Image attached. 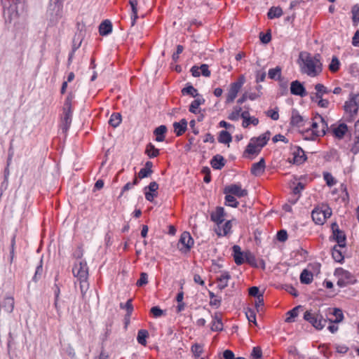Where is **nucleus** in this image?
<instances>
[{
	"instance_id": "obj_1",
	"label": "nucleus",
	"mask_w": 359,
	"mask_h": 359,
	"mask_svg": "<svg viewBox=\"0 0 359 359\" xmlns=\"http://www.w3.org/2000/svg\"><path fill=\"white\" fill-rule=\"evenodd\" d=\"M319 57L318 54L312 57L308 53H301L299 60L302 62V65H301L302 72L311 77L318 76L322 72V64Z\"/></svg>"
},
{
	"instance_id": "obj_2",
	"label": "nucleus",
	"mask_w": 359,
	"mask_h": 359,
	"mask_svg": "<svg viewBox=\"0 0 359 359\" xmlns=\"http://www.w3.org/2000/svg\"><path fill=\"white\" fill-rule=\"evenodd\" d=\"M304 319L318 330H323L327 321L319 311L316 312L313 310L306 311L304 313Z\"/></svg>"
},
{
	"instance_id": "obj_3",
	"label": "nucleus",
	"mask_w": 359,
	"mask_h": 359,
	"mask_svg": "<svg viewBox=\"0 0 359 359\" xmlns=\"http://www.w3.org/2000/svg\"><path fill=\"white\" fill-rule=\"evenodd\" d=\"M327 128V123L325 118L322 116L317 114L311 123V128L306 130V133H308L311 130L313 136H323L325 135Z\"/></svg>"
},
{
	"instance_id": "obj_4",
	"label": "nucleus",
	"mask_w": 359,
	"mask_h": 359,
	"mask_svg": "<svg viewBox=\"0 0 359 359\" xmlns=\"http://www.w3.org/2000/svg\"><path fill=\"white\" fill-rule=\"evenodd\" d=\"M62 0H50L48 13L50 20L52 22H57L62 17Z\"/></svg>"
},
{
	"instance_id": "obj_5",
	"label": "nucleus",
	"mask_w": 359,
	"mask_h": 359,
	"mask_svg": "<svg viewBox=\"0 0 359 359\" xmlns=\"http://www.w3.org/2000/svg\"><path fill=\"white\" fill-rule=\"evenodd\" d=\"M245 82V78L243 75L238 77L236 82L232 83L230 85V88L226 96V102H232L237 96L238 93L241 89L243 85Z\"/></svg>"
},
{
	"instance_id": "obj_6",
	"label": "nucleus",
	"mask_w": 359,
	"mask_h": 359,
	"mask_svg": "<svg viewBox=\"0 0 359 359\" xmlns=\"http://www.w3.org/2000/svg\"><path fill=\"white\" fill-rule=\"evenodd\" d=\"M72 272L77 280H88V267L86 261H79L73 266Z\"/></svg>"
},
{
	"instance_id": "obj_7",
	"label": "nucleus",
	"mask_w": 359,
	"mask_h": 359,
	"mask_svg": "<svg viewBox=\"0 0 359 359\" xmlns=\"http://www.w3.org/2000/svg\"><path fill=\"white\" fill-rule=\"evenodd\" d=\"M194 243V239L190 233L187 231H184L180 236L177 248L182 252L187 253L190 251Z\"/></svg>"
},
{
	"instance_id": "obj_8",
	"label": "nucleus",
	"mask_w": 359,
	"mask_h": 359,
	"mask_svg": "<svg viewBox=\"0 0 359 359\" xmlns=\"http://www.w3.org/2000/svg\"><path fill=\"white\" fill-rule=\"evenodd\" d=\"M331 229L332 231L333 239L338 243L337 245L339 248L346 247V236L345 233L339 229L338 224L336 222H333L331 224Z\"/></svg>"
},
{
	"instance_id": "obj_9",
	"label": "nucleus",
	"mask_w": 359,
	"mask_h": 359,
	"mask_svg": "<svg viewBox=\"0 0 359 359\" xmlns=\"http://www.w3.org/2000/svg\"><path fill=\"white\" fill-rule=\"evenodd\" d=\"M344 107L351 116L356 115L359 107V95H353L350 100L345 102Z\"/></svg>"
},
{
	"instance_id": "obj_10",
	"label": "nucleus",
	"mask_w": 359,
	"mask_h": 359,
	"mask_svg": "<svg viewBox=\"0 0 359 359\" xmlns=\"http://www.w3.org/2000/svg\"><path fill=\"white\" fill-rule=\"evenodd\" d=\"M224 193L231 194L238 198L244 197L248 195V191L246 189H241L240 185L236 184L226 187L224 189Z\"/></svg>"
},
{
	"instance_id": "obj_11",
	"label": "nucleus",
	"mask_w": 359,
	"mask_h": 359,
	"mask_svg": "<svg viewBox=\"0 0 359 359\" xmlns=\"http://www.w3.org/2000/svg\"><path fill=\"white\" fill-rule=\"evenodd\" d=\"M290 93L292 95H298L304 97L307 95V92L304 85L299 81L296 80L290 84Z\"/></svg>"
},
{
	"instance_id": "obj_12",
	"label": "nucleus",
	"mask_w": 359,
	"mask_h": 359,
	"mask_svg": "<svg viewBox=\"0 0 359 359\" xmlns=\"http://www.w3.org/2000/svg\"><path fill=\"white\" fill-rule=\"evenodd\" d=\"M208 65L203 64L200 67L193 66L191 69V72L193 76L198 77L201 75L205 77H209L211 74L210 71L208 69Z\"/></svg>"
},
{
	"instance_id": "obj_13",
	"label": "nucleus",
	"mask_w": 359,
	"mask_h": 359,
	"mask_svg": "<svg viewBox=\"0 0 359 359\" xmlns=\"http://www.w3.org/2000/svg\"><path fill=\"white\" fill-rule=\"evenodd\" d=\"M334 274L335 276L340 277L343 280H345L346 283H349L350 284H353L355 283L354 276L349 271L344 270L342 268H337Z\"/></svg>"
},
{
	"instance_id": "obj_14",
	"label": "nucleus",
	"mask_w": 359,
	"mask_h": 359,
	"mask_svg": "<svg viewBox=\"0 0 359 359\" xmlns=\"http://www.w3.org/2000/svg\"><path fill=\"white\" fill-rule=\"evenodd\" d=\"M224 209L222 207H217L215 211L210 214V219L219 226L224 221Z\"/></svg>"
},
{
	"instance_id": "obj_15",
	"label": "nucleus",
	"mask_w": 359,
	"mask_h": 359,
	"mask_svg": "<svg viewBox=\"0 0 359 359\" xmlns=\"http://www.w3.org/2000/svg\"><path fill=\"white\" fill-rule=\"evenodd\" d=\"M305 122L306 120L302 116L299 114V111L297 109H293L292 111V116L290 120L291 125L293 126L300 128L304 126Z\"/></svg>"
},
{
	"instance_id": "obj_16",
	"label": "nucleus",
	"mask_w": 359,
	"mask_h": 359,
	"mask_svg": "<svg viewBox=\"0 0 359 359\" xmlns=\"http://www.w3.org/2000/svg\"><path fill=\"white\" fill-rule=\"evenodd\" d=\"M72 111L63 110L61 129L63 133H67L72 123Z\"/></svg>"
},
{
	"instance_id": "obj_17",
	"label": "nucleus",
	"mask_w": 359,
	"mask_h": 359,
	"mask_svg": "<svg viewBox=\"0 0 359 359\" xmlns=\"http://www.w3.org/2000/svg\"><path fill=\"white\" fill-rule=\"evenodd\" d=\"M315 90L316 92L315 93L311 94V100L314 102L316 98H321L323 97L325 94H327L330 93V90H329L327 87H325L323 84L317 83L315 86Z\"/></svg>"
},
{
	"instance_id": "obj_18",
	"label": "nucleus",
	"mask_w": 359,
	"mask_h": 359,
	"mask_svg": "<svg viewBox=\"0 0 359 359\" xmlns=\"http://www.w3.org/2000/svg\"><path fill=\"white\" fill-rule=\"evenodd\" d=\"M233 257L234 262L237 265H241L244 263L245 253L241 251V248L239 245H234L232 247Z\"/></svg>"
},
{
	"instance_id": "obj_19",
	"label": "nucleus",
	"mask_w": 359,
	"mask_h": 359,
	"mask_svg": "<svg viewBox=\"0 0 359 359\" xmlns=\"http://www.w3.org/2000/svg\"><path fill=\"white\" fill-rule=\"evenodd\" d=\"M174 131L177 136H180L187 129V121L185 118H182L180 122H174L173 123Z\"/></svg>"
},
{
	"instance_id": "obj_20",
	"label": "nucleus",
	"mask_w": 359,
	"mask_h": 359,
	"mask_svg": "<svg viewBox=\"0 0 359 359\" xmlns=\"http://www.w3.org/2000/svg\"><path fill=\"white\" fill-rule=\"evenodd\" d=\"M265 170V161L262 158L257 163H253L251 168V173L255 176H259Z\"/></svg>"
},
{
	"instance_id": "obj_21",
	"label": "nucleus",
	"mask_w": 359,
	"mask_h": 359,
	"mask_svg": "<svg viewBox=\"0 0 359 359\" xmlns=\"http://www.w3.org/2000/svg\"><path fill=\"white\" fill-rule=\"evenodd\" d=\"M293 154V162L295 164H302L307 159L304 151L299 147L296 148V150L294 151Z\"/></svg>"
},
{
	"instance_id": "obj_22",
	"label": "nucleus",
	"mask_w": 359,
	"mask_h": 359,
	"mask_svg": "<svg viewBox=\"0 0 359 359\" xmlns=\"http://www.w3.org/2000/svg\"><path fill=\"white\" fill-rule=\"evenodd\" d=\"M270 134L269 131H266L257 137L251 138V141L256 143L259 148H262L267 144V142L270 138Z\"/></svg>"
},
{
	"instance_id": "obj_23",
	"label": "nucleus",
	"mask_w": 359,
	"mask_h": 359,
	"mask_svg": "<svg viewBox=\"0 0 359 359\" xmlns=\"http://www.w3.org/2000/svg\"><path fill=\"white\" fill-rule=\"evenodd\" d=\"M14 308V299L12 297H6L0 303V309H4L6 313H11Z\"/></svg>"
},
{
	"instance_id": "obj_24",
	"label": "nucleus",
	"mask_w": 359,
	"mask_h": 359,
	"mask_svg": "<svg viewBox=\"0 0 359 359\" xmlns=\"http://www.w3.org/2000/svg\"><path fill=\"white\" fill-rule=\"evenodd\" d=\"M329 314L335 316V319H327L330 323H341L344 319V314L342 310L339 308H334L333 309H329Z\"/></svg>"
},
{
	"instance_id": "obj_25",
	"label": "nucleus",
	"mask_w": 359,
	"mask_h": 359,
	"mask_svg": "<svg viewBox=\"0 0 359 359\" xmlns=\"http://www.w3.org/2000/svg\"><path fill=\"white\" fill-rule=\"evenodd\" d=\"M210 164L214 169L221 170L225 165V159L219 154H217L212 157Z\"/></svg>"
},
{
	"instance_id": "obj_26",
	"label": "nucleus",
	"mask_w": 359,
	"mask_h": 359,
	"mask_svg": "<svg viewBox=\"0 0 359 359\" xmlns=\"http://www.w3.org/2000/svg\"><path fill=\"white\" fill-rule=\"evenodd\" d=\"M112 32V24L110 20H104L99 26V32L101 36H106Z\"/></svg>"
},
{
	"instance_id": "obj_27",
	"label": "nucleus",
	"mask_w": 359,
	"mask_h": 359,
	"mask_svg": "<svg viewBox=\"0 0 359 359\" xmlns=\"http://www.w3.org/2000/svg\"><path fill=\"white\" fill-rule=\"evenodd\" d=\"M313 221L316 224H323L325 222V216H323V210L315 208L311 212Z\"/></svg>"
},
{
	"instance_id": "obj_28",
	"label": "nucleus",
	"mask_w": 359,
	"mask_h": 359,
	"mask_svg": "<svg viewBox=\"0 0 359 359\" xmlns=\"http://www.w3.org/2000/svg\"><path fill=\"white\" fill-rule=\"evenodd\" d=\"M152 167L153 163L151 161H147L144 167L142 169H140V172H138V177L140 179H143L145 177H149L152 172Z\"/></svg>"
},
{
	"instance_id": "obj_29",
	"label": "nucleus",
	"mask_w": 359,
	"mask_h": 359,
	"mask_svg": "<svg viewBox=\"0 0 359 359\" xmlns=\"http://www.w3.org/2000/svg\"><path fill=\"white\" fill-rule=\"evenodd\" d=\"M348 131V127L346 123H340L338 126L332 129L333 134L338 139H342L346 132Z\"/></svg>"
},
{
	"instance_id": "obj_30",
	"label": "nucleus",
	"mask_w": 359,
	"mask_h": 359,
	"mask_svg": "<svg viewBox=\"0 0 359 359\" xmlns=\"http://www.w3.org/2000/svg\"><path fill=\"white\" fill-rule=\"evenodd\" d=\"M166 132H167V127L165 125H161V126L157 127L154 130V134L156 136V141H157V142L164 141Z\"/></svg>"
},
{
	"instance_id": "obj_31",
	"label": "nucleus",
	"mask_w": 359,
	"mask_h": 359,
	"mask_svg": "<svg viewBox=\"0 0 359 359\" xmlns=\"http://www.w3.org/2000/svg\"><path fill=\"white\" fill-rule=\"evenodd\" d=\"M231 276L229 272H224L219 278H217V280L219 281L218 287L219 290H223L228 285V280L230 279Z\"/></svg>"
},
{
	"instance_id": "obj_32",
	"label": "nucleus",
	"mask_w": 359,
	"mask_h": 359,
	"mask_svg": "<svg viewBox=\"0 0 359 359\" xmlns=\"http://www.w3.org/2000/svg\"><path fill=\"white\" fill-rule=\"evenodd\" d=\"M340 248L339 245H334L332 250V256L337 262L341 263L344 259V256Z\"/></svg>"
},
{
	"instance_id": "obj_33",
	"label": "nucleus",
	"mask_w": 359,
	"mask_h": 359,
	"mask_svg": "<svg viewBox=\"0 0 359 359\" xmlns=\"http://www.w3.org/2000/svg\"><path fill=\"white\" fill-rule=\"evenodd\" d=\"M129 4L131 7L132 10V15H131V25L134 26L136 22V20L138 18L137 15V0H132L129 1Z\"/></svg>"
},
{
	"instance_id": "obj_34",
	"label": "nucleus",
	"mask_w": 359,
	"mask_h": 359,
	"mask_svg": "<svg viewBox=\"0 0 359 359\" xmlns=\"http://www.w3.org/2000/svg\"><path fill=\"white\" fill-rule=\"evenodd\" d=\"M313 273L307 269H304L300 274V281L304 284H309L313 280Z\"/></svg>"
},
{
	"instance_id": "obj_35",
	"label": "nucleus",
	"mask_w": 359,
	"mask_h": 359,
	"mask_svg": "<svg viewBox=\"0 0 359 359\" xmlns=\"http://www.w3.org/2000/svg\"><path fill=\"white\" fill-rule=\"evenodd\" d=\"M145 154L149 158H155L159 155V149H156L153 144L149 143L146 147Z\"/></svg>"
},
{
	"instance_id": "obj_36",
	"label": "nucleus",
	"mask_w": 359,
	"mask_h": 359,
	"mask_svg": "<svg viewBox=\"0 0 359 359\" xmlns=\"http://www.w3.org/2000/svg\"><path fill=\"white\" fill-rule=\"evenodd\" d=\"M261 149L262 148H259L256 143L250 140L245 150V153L252 155L258 154L260 152Z\"/></svg>"
},
{
	"instance_id": "obj_37",
	"label": "nucleus",
	"mask_w": 359,
	"mask_h": 359,
	"mask_svg": "<svg viewBox=\"0 0 359 359\" xmlns=\"http://www.w3.org/2000/svg\"><path fill=\"white\" fill-rule=\"evenodd\" d=\"M302 309V306H297L293 308L292 310L287 312V317L285 319V322L292 323L294 321V318L299 314V310Z\"/></svg>"
},
{
	"instance_id": "obj_38",
	"label": "nucleus",
	"mask_w": 359,
	"mask_h": 359,
	"mask_svg": "<svg viewBox=\"0 0 359 359\" xmlns=\"http://www.w3.org/2000/svg\"><path fill=\"white\" fill-rule=\"evenodd\" d=\"M121 115L120 113H113L109 120V124L114 128L118 127L121 123Z\"/></svg>"
},
{
	"instance_id": "obj_39",
	"label": "nucleus",
	"mask_w": 359,
	"mask_h": 359,
	"mask_svg": "<svg viewBox=\"0 0 359 359\" xmlns=\"http://www.w3.org/2000/svg\"><path fill=\"white\" fill-rule=\"evenodd\" d=\"M232 140V137L231 134L227 132L226 130H222L219 133V137H218V141L220 143L223 144H229Z\"/></svg>"
},
{
	"instance_id": "obj_40",
	"label": "nucleus",
	"mask_w": 359,
	"mask_h": 359,
	"mask_svg": "<svg viewBox=\"0 0 359 359\" xmlns=\"http://www.w3.org/2000/svg\"><path fill=\"white\" fill-rule=\"evenodd\" d=\"M149 337V332L147 330H140L137 333V342L143 346L147 344L146 339Z\"/></svg>"
},
{
	"instance_id": "obj_41",
	"label": "nucleus",
	"mask_w": 359,
	"mask_h": 359,
	"mask_svg": "<svg viewBox=\"0 0 359 359\" xmlns=\"http://www.w3.org/2000/svg\"><path fill=\"white\" fill-rule=\"evenodd\" d=\"M282 14L283 11L280 7H271L268 12L267 15L269 19H273L275 18L280 17Z\"/></svg>"
},
{
	"instance_id": "obj_42",
	"label": "nucleus",
	"mask_w": 359,
	"mask_h": 359,
	"mask_svg": "<svg viewBox=\"0 0 359 359\" xmlns=\"http://www.w3.org/2000/svg\"><path fill=\"white\" fill-rule=\"evenodd\" d=\"M268 74L271 79L279 80L281 77V68L278 66L275 68L270 69Z\"/></svg>"
},
{
	"instance_id": "obj_43",
	"label": "nucleus",
	"mask_w": 359,
	"mask_h": 359,
	"mask_svg": "<svg viewBox=\"0 0 359 359\" xmlns=\"http://www.w3.org/2000/svg\"><path fill=\"white\" fill-rule=\"evenodd\" d=\"M205 102V100L203 98H198L192 101L189 106V111L194 114H196V109L198 107Z\"/></svg>"
},
{
	"instance_id": "obj_44",
	"label": "nucleus",
	"mask_w": 359,
	"mask_h": 359,
	"mask_svg": "<svg viewBox=\"0 0 359 359\" xmlns=\"http://www.w3.org/2000/svg\"><path fill=\"white\" fill-rule=\"evenodd\" d=\"M225 196V205L233 208H236L238 205V202L236 198L231 194H226Z\"/></svg>"
},
{
	"instance_id": "obj_45",
	"label": "nucleus",
	"mask_w": 359,
	"mask_h": 359,
	"mask_svg": "<svg viewBox=\"0 0 359 359\" xmlns=\"http://www.w3.org/2000/svg\"><path fill=\"white\" fill-rule=\"evenodd\" d=\"M43 273V260L40 259L39 265L36 266L35 273L32 278L33 281L37 282L42 276Z\"/></svg>"
},
{
	"instance_id": "obj_46",
	"label": "nucleus",
	"mask_w": 359,
	"mask_h": 359,
	"mask_svg": "<svg viewBox=\"0 0 359 359\" xmlns=\"http://www.w3.org/2000/svg\"><path fill=\"white\" fill-rule=\"evenodd\" d=\"M183 95H189L193 97H196L198 95V90L194 88L191 85H189L182 90Z\"/></svg>"
},
{
	"instance_id": "obj_47",
	"label": "nucleus",
	"mask_w": 359,
	"mask_h": 359,
	"mask_svg": "<svg viewBox=\"0 0 359 359\" xmlns=\"http://www.w3.org/2000/svg\"><path fill=\"white\" fill-rule=\"evenodd\" d=\"M245 260V262L249 264L250 265L252 266H257V260H256V258L255 257V255L250 252H245V259H244V261Z\"/></svg>"
},
{
	"instance_id": "obj_48",
	"label": "nucleus",
	"mask_w": 359,
	"mask_h": 359,
	"mask_svg": "<svg viewBox=\"0 0 359 359\" xmlns=\"http://www.w3.org/2000/svg\"><path fill=\"white\" fill-rule=\"evenodd\" d=\"M74 97V95L73 94V93L72 92L69 93L67 97H66L65 104H64L63 110L72 111V102Z\"/></svg>"
},
{
	"instance_id": "obj_49",
	"label": "nucleus",
	"mask_w": 359,
	"mask_h": 359,
	"mask_svg": "<svg viewBox=\"0 0 359 359\" xmlns=\"http://www.w3.org/2000/svg\"><path fill=\"white\" fill-rule=\"evenodd\" d=\"M339 65H340V62H339V59L337 58V57L333 56L332 58V61L329 65V69L332 72H336L337 71L339 70Z\"/></svg>"
},
{
	"instance_id": "obj_50",
	"label": "nucleus",
	"mask_w": 359,
	"mask_h": 359,
	"mask_svg": "<svg viewBox=\"0 0 359 359\" xmlns=\"http://www.w3.org/2000/svg\"><path fill=\"white\" fill-rule=\"evenodd\" d=\"M351 13L353 22L356 25L359 22V6L358 4L352 7Z\"/></svg>"
},
{
	"instance_id": "obj_51",
	"label": "nucleus",
	"mask_w": 359,
	"mask_h": 359,
	"mask_svg": "<svg viewBox=\"0 0 359 359\" xmlns=\"http://www.w3.org/2000/svg\"><path fill=\"white\" fill-rule=\"evenodd\" d=\"M54 294H55L54 305L57 310V312L59 313L60 312V306L58 305V301H59V297H60V290L59 286L57 284H55L54 286Z\"/></svg>"
},
{
	"instance_id": "obj_52",
	"label": "nucleus",
	"mask_w": 359,
	"mask_h": 359,
	"mask_svg": "<svg viewBox=\"0 0 359 359\" xmlns=\"http://www.w3.org/2000/svg\"><path fill=\"white\" fill-rule=\"evenodd\" d=\"M241 118L243 119L242 126L243 128H248L250 125V120L251 117L250 116V113L248 111H244L241 114Z\"/></svg>"
},
{
	"instance_id": "obj_53",
	"label": "nucleus",
	"mask_w": 359,
	"mask_h": 359,
	"mask_svg": "<svg viewBox=\"0 0 359 359\" xmlns=\"http://www.w3.org/2000/svg\"><path fill=\"white\" fill-rule=\"evenodd\" d=\"M191 351L196 358H198L202 352H203V347L201 345L195 344L191 346Z\"/></svg>"
},
{
	"instance_id": "obj_54",
	"label": "nucleus",
	"mask_w": 359,
	"mask_h": 359,
	"mask_svg": "<svg viewBox=\"0 0 359 359\" xmlns=\"http://www.w3.org/2000/svg\"><path fill=\"white\" fill-rule=\"evenodd\" d=\"M245 315L249 322H252L255 325H257L256 314L253 309L248 308L245 312Z\"/></svg>"
},
{
	"instance_id": "obj_55",
	"label": "nucleus",
	"mask_w": 359,
	"mask_h": 359,
	"mask_svg": "<svg viewBox=\"0 0 359 359\" xmlns=\"http://www.w3.org/2000/svg\"><path fill=\"white\" fill-rule=\"evenodd\" d=\"M251 359H262V351L260 347H254L251 353Z\"/></svg>"
},
{
	"instance_id": "obj_56",
	"label": "nucleus",
	"mask_w": 359,
	"mask_h": 359,
	"mask_svg": "<svg viewBox=\"0 0 359 359\" xmlns=\"http://www.w3.org/2000/svg\"><path fill=\"white\" fill-rule=\"evenodd\" d=\"M82 42V39L80 34H76L73 39V44H72V51L74 53L81 46Z\"/></svg>"
},
{
	"instance_id": "obj_57",
	"label": "nucleus",
	"mask_w": 359,
	"mask_h": 359,
	"mask_svg": "<svg viewBox=\"0 0 359 359\" xmlns=\"http://www.w3.org/2000/svg\"><path fill=\"white\" fill-rule=\"evenodd\" d=\"M231 220H229L227 222H226L224 223V224L222 226V229L221 231H222V232H217V234L219 236H226L227 235L230 231H231Z\"/></svg>"
},
{
	"instance_id": "obj_58",
	"label": "nucleus",
	"mask_w": 359,
	"mask_h": 359,
	"mask_svg": "<svg viewBox=\"0 0 359 359\" xmlns=\"http://www.w3.org/2000/svg\"><path fill=\"white\" fill-rule=\"evenodd\" d=\"M210 329L213 332H220L223 330V323L222 320L212 321Z\"/></svg>"
},
{
	"instance_id": "obj_59",
	"label": "nucleus",
	"mask_w": 359,
	"mask_h": 359,
	"mask_svg": "<svg viewBox=\"0 0 359 359\" xmlns=\"http://www.w3.org/2000/svg\"><path fill=\"white\" fill-rule=\"evenodd\" d=\"M148 283V275L147 273H144V272H142L140 273V279L137 281V283L136 285L138 286V287H142L143 285H147Z\"/></svg>"
},
{
	"instance_id": "obj_60",
	"label": "nucleus",
	"mask_w": 359,
	"mask_h": 359,
	"mask_svg": "<svg viewBox=\"0 0 359 359\" xmlns=\"http://www.w3.org/2000/svg\"><path fill=\"white\" fill-rule=\"evenodd\" d=\"M150 312L154 318H159L165 314V311L158 306H153Z\"/></svg>"
},
{
	"instance_id": "obj_61",
	"label": "nucleus",
	"mask_w": 359,
	"mask_h": 359,
	"mask_svg": "<svg viewBox=\"0 0 359 359\" xmlns=\"http://www.w3.org/2000/svg\"><path fill=\"white\" fill-rule=\"evenodd\" d=\"M323 177L329 187H332L336 184V180L330 172H324Z\"/></svg>"
},
{
	"instance_id": "obj_62",
	"label": "nucleus",
	"mask_w": 359,
	"mask_h": 359,
	"mask_svg": "<svg viewBox=\"0 0 359 359\" xmlns=\"http://www.w3.org/2000/svg\"><path fill=\"white\" fill-rule=\"evenodd\" d=\"M78 280L79 281L81 292L82 297H83L89 287V284L88 283V280Z\"/></svg>"
},
{
	"instance_id": "obj_63",
	"label": "nucleus",
	"mask_w": 359,
	"mask_h": 359,
	"mask_svg": "<svg viewBox=\"0 0 359 359\" xmlns=\"http://www.w3.org/2000/svg\"><path fill=\"white\" fill-rule=\"evenodd\" d=\"M266 115L272 120L277 121L279 118L278 108L276 107L274 109L268 110Z\"/></svg>"
},
{
	"instance_id": "obj_64",
	"label": "nucleus",
	"mask_w": 359,
	"mask_h": 359,
	"mask_svg": "<svg viewBox=\"0 0 359 359\" xmlns=\"http://www.w3.org/2000/svg\"><path fill=\"white\" fill-rule=\"evenodd\" d=\"M277 239L280 242H285L287 239V233L285 230L282 229L277 233Z\"/></svg>"
}]
</instances>
